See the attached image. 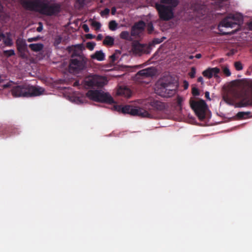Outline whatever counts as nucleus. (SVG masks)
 <instances>
[{
  "instance_id": "obj_29",
  "label": "nucleus",
  "mask_w": 252,
  "mask_h": 252,
  "mask_svg": "<svg viewBox=\"0 0 252 252\" xmlns=\"http://www.w3.org/2000/svg\"><path fill=\"white\" fill-rule=\"evenodd\" d=\"M250 114V112H240L237 113V116L239 118H245V117Z\"/></svg>"
},
{
  "instance_id": "obj_47",
  "label": "nucleus",
  "mask_w": 252,
  "mask_h": 252,
  "mask_svg": "<svg viewBox=\"0 0 252 252\" xmlns=\"http://www.w3.org/2000/svg\"><path fill=\"white\" fill-rule=\"evenodd\" d=\"M116 12V8L113 7L112 9V14L113 15H114L115 13Z\"/></svg>"
},
{
  "instance_id": "obj_35",
  "label": "nucleus",
  "mask_w": 252,
  "mask_h": 252,
  "mask_svg": "<svg viewBox=\"0 0 252 252\" xmlns=\"http://www.w3.org/2000/svg\"><path fill=\"white\" fill-rule=\"evenodd\" d=\"M110 10L108 8H105L103 11H102L100 14L102 16L107 15L109 14Z\"/></svg>"
},
{
  "instance_id": "obj_43",
  "label": "nucleus",
  "mask_w": 252,
  "mask_h": 252,
  "mask_svg": "<svg viewBox=\"0 0 252 252\" xmlns=\"http://www.w3.org/2000/svg\"><path fill=\"white\" fill-rule=\"evenodd\" d=\"M149 102H147V100H142L140 101V103L142 105H146L147 103H149Z\"/></svg>"
},
{
  "instance_id": "obj_36",
  "label": "nucleus",
  "mask_w": 252,
  "mask_h": 252,
  "mask_svg": "<svg viewBox=\"0 0 252 252\" xmlns=\"http://www.w3.org/2000/svg\"><path fill=\"white\" fill-rule=\"evenodd\" d=\"M192 93L194 95H198L199 94V91L196 88H193L192 89Z\"/></svg>"
},
{
  "instance_id": "obj_46",
  "label": "nucleus",
  "mask_w": 252,
  "mask_h": 252,
  "mask_svg": "<svg viewBox=\"0 0 252 252\" xmlns=\"http://www.w3.org/2000/svg\"><path fill=\"white\" fill-rule=\"evenodd\" d=\"M198 81L199 82H201L202 84L203 83V79L202 77H199L198 78Z\"/></svg>"
},
{
  "instance_id": "obj_17",
  "label": "nucleus",
  "mask_w": 252,
  "mask_h": 252,
  "mask_svg": "<svg viewBox=\"0 0 252 252\" xmlns=\"http://www.w3.org/2000/svg\"><path fill=\"white\" fill-rule=\"evenodd\" d=\"M155 74V70L154 68L149 67L139 71L136 75V77L138 79L140 76L146 77L151 76Z\"/></svg>"
},
{
  "instance_id": "obj_50",
  "label": "nucleus",
  "mask_w": 252,
  "mask_h": 252,
  "mask_svg": "<svg viewBox=\"0 0 252 252\" xmlns=\"http://www.w3.org/2000/svg\"><path fill=\"white\" fill-rule=\"evenodd\" d=\"M250 28L251 30H252V22H251L250 24Z\"/></svg>"
},
{
  "instance_id": "obj_1",
  "label": "nucleus",
  "mask_w": 252,
  "mask_h": 252,
  "mask_svg": "<svg viewBox=\"0 0 252 252\" xmlns=\"http://www.w3.org/2000/svg\"><path fill=\"white\" fill-rule=\"evenodd\" d=\"M240 81H233L228 85V93L223 96V100L229 105H233L235 99H241V101L238 104V107H245L252 105V100H250L249 92L243 91L238 92V88L240 86Z\"/></svg>"
},
{
  "instance_id": "obj_30",
  "label": "nucleus",
  "mask_w": 252,
  "mask_h": 252,
  "mask_svg": "<svg viewBox=\"0 0 252 252\" xmlns=\"http://www.w3.org/2000/svg\"><path fill=\"white\" fill-rule=\"evenodd\" d=\"M196 74V70L194 67H192L191 71L189 72V75L191 78H194Z\"/></svg>"
},
{
  "instance_id": "obj_16",
  "label": "nucleus",
  "mask_w": 252,
  "mask_h": 252,
  "mask_svg": "<svg viewBox=\"0 0 252 252\" xmlns=\"http://www.w3.org/2000/svg\"><path fill=\"white\" fill-rule=\"evenodd\" d=\"M27 85V84H25L23 86H15L14 82L10 81L8 82L7 83L4 84L3 85V88H11L12 89V94L15 97H20L21 96H17L14 93H13L14 91L16 90L17 88H20L19 90H17V92L18 93H20L22 91H24L25 90V88H26V86Z\"/></svg>"
},
{
  "instance_id": "obj_48",
  "label": "nucleus",
  "mask_w": 252,
  "mask_h": 252,
  "mask_svg": "<svg viewBox=\"0 0 252 252\" xmlns=\"http://www.w3.org/2000/svg\"><path fill=\"white\" fill-rule=\"evenodd\" d=\"M195 57L197 59H200L201 57V55L200 54H197L195 55Z\"/></svg>"
},
{
  "instance_id": "obj_38",
  "label": "nucleus",
  "mask_w": 252,
  "mask_h": 252,
  "mask_svg": "<svg viewBox=\"0 0 252 252\" xmlns=\"http://www.w3.org/2000/svg\"><path fill=\"white\" fill-rule=\"evenodd\" d=\"M184 101V99L183 97L178 96L177 98V102L179 105H181L182 102Z\"/></svg>"
},
{
  "instance_id": "obj_6",
  "label": "nucleus",
  "mask_w": 252,
  "mask_h": 252,
  "mask_svg": "<svg viewBox=\"0 0 252 252\" xmlns=\"http://www.w3.org/2000/svg\"><path fill=\"white\" fill-rule=\"evenodd\" d=\"M114 108L117 111L124 114H129L131 115L139 116L144 118H152V115L150 112L142 107H133L129 105L125 106L118 105L115 106Z\"/></svg>"
},
{
  "instance_id": "obj_49",
  "label": "nucleus",
  "mask_w": 252,
  "mask_h": 252,
  "mask_svg": "<svg viewBox=\"0 0 252 252\" xmlns=\"http://www.w3.org/2000/svg\"><path fill=\"white\" fill-rule=\"evenodd\" d=\"M243 81H244L245 83H247V84H249V80H244Z\"/></svg>"
},
{
  "instance_id": "obj_25",
  "label": "nucleus",
  "mask_w": 252,
  "mask_h": 252,
  "mask_svg": "<svg viewBox=\"0 0 252 252\" xmlns=\"http://www.w3.org/2000/svg\"><path fill=\"white\" fill-rule=\"evenodd\" d=\"M91 25L95 28L96 30H98L101 27V24L96 21L91 20H90Z\"/></svg>"
},
{
  "instance_id": "obj_5",
  "label": "nucleus",
  "mask_w": 252,
  "mask_h": 252,
  "mask_svg": "<svg viewBox=\"0 0 252 252\" xmlns=\"http://www.w3.org/2000/svg\"><path fill=\"white\" fill-rule=\"evenodd\" d=\"M243 20V16L238 13L230 14L222 20L218 26L219 31L222 34L232 33L234 32H225L223 31V28H233L235 27L237 29L239 28L240 25L242 23Z\"/></svg>"
},
{
  "instance_id": "obj_2",
  "label": "nucleus",
  "mask_w": 252,
  "mask_h": 252,
  "mask_svg": "<svg viewBox=\"0 0 252 252\" xmlns=\"http://www.w3.org/2000/svg\"><path fill=\"white\" fill-rule=\"evenodd\" d=\"M22 3L28 9L37 11L46 15L57 14L60 10L59 4H50L49 0H23Z\"/></svg>"
},
{
  "instance_id": "obj_33",
  "label": "nucleus",
  "mask_w": 252,
  "mask_h": 252,
  "mask_svg": "<svg viewBox=\"0 0 252 252\" xmlns=\"http://www.w3.org/2000/svg\"><path fill=\"white\" fill-rule=\"evenodd\" d=\"M71 101H73L77 104L82 103L84 102L83 100L79 97L71 99Z\"/></svg>"
},
{
  "instance_id": "obj_21",
  "label": "nucleus",
  "mask_w": 252,
  "mask_h": 252,
  "mask_svg": "<svg viewBox=\"0 0 252 252\" xmlns=\"http://www.w3.org/2000/svg\"><path fill=\"white\" fill-rule=\"evenodd\" d=\"M150 105L155 109L157 110L161 111L165 108L166 105L165 103L158 101L154 100L150 102Z\"/></svg>"
},
{
  "instance_id": "obj_8",
  "label": "nucleus",
  "mask_w": 252,
  "mask_h": 252,
  "mask_svg": "<svg viewBox=\"0 0 252 252\" xmlns=\"http://www.w3.org/2000/svg\"><path fill=\"white\" fill-rule=\"evenodd\" d=\"M20 88H17L16 90L14 91L13 93L17 96H38L43 94L44 90L39 87H33L27 85L26 86V88L24 91H22L20 93L17 92V90H19Z\"/></svg>"
},
{
  "instance_id": "obj_18",
  "label": "nucleus",
  "mask_w": 252,
  "mask_h": 252,
  "mask_svg": "<svg viewBox=\"0 0 252 252\" xmlns=\"http://www.w3.org/2000/svg\"><path fill=\"white\" fill-rule=\"evenodd\" d=\"M12 44V41L9 35H4L0 31V47L10 46Z\"/></svg>"
},
{
  "instance_id": "obj_15",
  "label": "nucleus",
  "mask_w": 252,
  "mask_h": 252,
  "mask_svg": "<svg viewBox=\"0 0 252 252\" xmlns=\"http://www.w3.org/2000/svg\"><path fill=\"white\" fill-rule=\"evenodd\" d=\"M220 70L218 67L209 68L204 70L202 72V74L205 77L211 78L213 76L218 77V74L220 72Z\"/></svg>"
},
{
  "instance_id": "obj_4",
  "label": "nucleus",
  "mask_w": 252,
  "mask_h": 252,
  "mask_svg": "<svg viewBox=\"0 0 252 252\" xmlns=\"http://www.w3.org/2000/svg\"><path fill=\"white\" fill-rule=\"evenodd\" d=\"M160 4H157L158 9L161 19L168 21L174 17V9L178 4V0H160Z\"/></svg>"
},
{
  "instance_id": "obj_28",
  "label": "nucleus",
  "mask_w": 252,
  "mask_h": 252,
  "mask_svg": "<svg viewBox=\"0 0 252 252\" xmlns=\"http://www.w3.org/2000/svg\"><path fill=\"white\" fill-rule=\"evenodd\" d=\"M222 71L223 73L227 76H229L231 75V72L227 66H223L222 68Z\"/></svg>"
},
{
  "instance_id": "obj_34",
  "label": "nucleus",
  "mask_w": 252,
  "mask_h": 252,
  "mask_svg": "<svg viewBox=\"0 0 252 252\" xmlns=\"http://www.w3.org/2000/svg\"><path fill=\"white\" fill-rule=\"evenodd\" d=\"M147 30L149 33H151L154 30V27L152 23L148 24L147 26Z\"/></svg>"
},
{
  "instance_id": "obj_45",
  "label": "nucleus",
  "mask_w": 252,
  "mask_h": 252,
  "mask_svg": "<svg viewBox=\"0 0 252 252\" xmlns=\"http://www.w3.org/2000/svg\"><path fill=\"white\" fill-rule=\"evenodd\" d=\"M102 38H103V36H102V34H98V35H97V39L98 40H101V39H102Z\"/></svg>"
},
{
  "instance_id": "obj_23",
  "label": "nucleus",
  "mask_w": 252,
  "mask_h": 252,
  "mask_svg": "<svg viewBox=\"0 0 252 252\" xmlns=\"http://www.w3.org/2000/svg\"><path fill=\"white\" fill-rule=\"evenodd\" d=\"M120 36L122 39L127 40L128 41L132 40L131 34L130 35L128 32L123 31L120 34Z\"/></svg>"
},
{
  "instance_id": "obj_13",
  "label": "nucleus",
  "mask_w": 252,
  "mask_h": 252,
  "mask_svg": "<svg viewBox=\"0 0 252 252\" xmlns=\"http://www.w3.org/2000/svg\"><path fill=\"white\" fill-rule=\"evenodd\" d=\"M145 24L143 21L135 24L132 28L131 33L133 36H139L144 30Z\"/></svg>"
},
{
  "instance_id": "obj_37",
  "label": "nucleus",
  "mask_w": 252,
  "mask_h": 252,
  "mask_svg": "<svg viewBox=\"0 0 252 252\" xmlns=\"http://www.w3.org/2000/svg\"><path fill=\"white\" fill-rule=\"evenodd\" d=\"M5 53L8 56H11L15 54L14 51L13 50H10L5 51Z\"/></svg>"
},
{
  "instance_id": "obj_14",
  "label": "nucleus",
  "mask_w": 252,
  "mask_h": 252,
  "mask_svg": "<svg viewBox=\"0 0 252 252\" xmlns=\"http://www.w3.org/2000/svg\"><path fill=\"white\" fill-rule=\"evenodd\" d=\"M17 49L20 53V55L25 58L26 57L27 44L25 41L22 38H18L16 41Z\"/></svg>"
},
{
  "instance_id": "obj_31",
  "label": "nucleus",
  "mask_w": 252,
  "mask_h": 252,
  "mask_svg": "<svg viewBox=\"0 0 252 252\" xmlns=\"http://www.w3.org/2000/svg\"><path fill=\"white\" fill-rule=\"evenodd\" d=\"M40 38V36H36V37H34L29 38L27 39V41L29 42H32L33 41H36L38 40Z\"/></svg>"
},
{
  "instance_id": "obj_26",
  "label": "nucleus",
  "mask_w": 252,
  "mask_h": 252,
  "mask_svg": "<svg viewBox=\"0 0 252 252\" xmlns=\"http://www.w3.org/2000/svg\"><path fill=\"white\" fill-rule=\"evenodd\" d=\"M118 24L115 21H111L109 24V28L110 30L114 31L117 28Z\"/></svg>"
},
{
  "instance_id": "obj_39",
  "label": "nucleus",
  "mask_w": 252,
  "mask_h": 252,
  "mask_svg": "<svg viewBox=\"0 0 252 252\" xmlns=\"http://www.w3.org/2000/svg\"><path fill=\"white\" fill-rule=\"evenodd\" d=\"M75 48L80 51H82L83 49H84V47H83V46L82 44L76 45L75 46Z\"/></svg>"
},
{
  "instance_id": "obj_22",
  "label": "nucleus",
  "mask_w": 252,
  "mask_h": 252,
  "mask_svg": "<svg viewBox=\"0 0 252 252\" xmlns=\"http://www.w3.org/2000/svg\"><path fill=\"white\" fill-rule=\"evenodd\" d=\"M29 46L32 51L36 52L41 51L44 48L43 44L41 43L30 44Z\"/></svg>"
},
{
  "instance_id": "obj_7",
  "label": "nucleus",
  "mask_w": 252,
  "mask_h": 252,
  "mask_svg": "<svg viewBox=\"0 0 252 252\" xmlns=\"http://www.w3.org/2000/svg\"><path fill=\"white\" fill-rule=\"evenodd\" d=\"M87 96L91 100L107 103H113L111 96L107 93L102 90H90L86 94Z\"/></svg>"
},
{
  "instance_id": "obj_41",
  "label": "nucleus",
  "mask_w": 252,
  "mask_h": 252,
  "mask_svg": "<svg viewBox=\"0 0 252 252\" xmlns=\"http://www.w3.org/2000/svg\"><path fill=\"white\" fill-rule=\"evenodd\" d=\"M205 95L206 98L208 99L209 100H211V98L210 97V93L209 92H206L205 94Z\"/></svg>"
},
{
  "instance_id": "obj_11",
  "label": "nucleus",
  "mask_w": 252,
  "mask_h": 252,
  "mask_svg": "<svg viewBox=\"0 0 252 252\" xmlns=\"http://www.w3.org/2000/svg\"><path fill=\"white\" fill-rule=\"evenodd\" d=\"M151 49L149 46L141 44L139 42H134L132 44L131 52L133 54L140 55L143 53L148 54Z\"/></svg>"
},
{
  "instance_id": "obj_24",
  "label": "nucleus",
  "mask_w": 252,
  "mask_h": 252,
  "mask_svg": "<svg viewBox=\"0 0 252 252\" xmlns=\"http://www.w3.org/2000/svg\"><path fill=\"white\" fill-rule=\"evenodd\" d=\"M114 43V38L110 36L105 37L103 40V44L106 45H112Z\"/></svg>"
},
{
  "instance_id": "obj_51",
  "label": "nucleus",
  "mask_w": 252,
  "mask_h": 252,
  "mask_svg": "<svg viewBox=\"0 0 252 252\" xmlns=\"http://www.w3.org/2000/svg\"><path fill=\"white\" fill-rule=\"evenodd\" d=\"M193 58H194V57L193 56H190L189 57V59H192Z\"/></svg>"
},
{
  "instance_id": "obj_53",
  "label": "nucleus",
  "mask_w": 252,
  "mask_h": 252,
  "mask_svg": "<svg viewBox=\"0 0 252 252\" xmlns=\"http://www.w3.org/2000/svg\"><path fill=\"white\" fill-rule=\"evenodd\" d=\"M78 83L76 82H75V83H74V86H77V85H78Z\"/></svg>"
},
{
  "instance_id": "obj_12",
  "label": "nucleus",
  "mask_w": 252,
  "mask_h": 252,
  "mask_svg": "<svg viewBox=\"0 0 252 252\" xmlns=\"http://www.w3.org/2000/svg\"><path fill=\"white\" fill-rule=\"evenodd\" d=\"M85 67V62L80 61L77 59H73L71 60L69 65V70L71 72H76L84 69Z\"/></svg>"
},
{
  "instance_id": "obj_32",
  "label": "nucleus",
  "mask_w": 252,
  "mask_h": 252,
  "mask_svg": "<svg viewBox=\"0 0 252 252\" xmlns=\"http://www.w3.org/2000/svg\"><path fill=\"white\" fill-rule=\"evenodd\" d=\"M235 67L238 70H240L243 68L242 65L240 62H236L235 63Z\"/></svg>"
},
{
  "instance_id": "obj_40",
  "label": "nucleus",
  "mask_w": 252,
  "mask_h": 252,
  "mask_svg": "<svg viewBox=\"0 0 252 252\" xmlns=\"http://www.w3.org/2000/svg\"><path fill=\"white\" fill-rule=\"evenodd\" d=\"M83 28L85 32H89V28L87 25H83Z\"/></svg>"
},
{
  "instance_id": "obj_9",
  "label": "nucleus",
  "mask_w": 252,
  "mask_h": 252,
  "mask_svg": "<svg viewBox=\"0 0 252 252\" xmlns=\"http://www.w3.org/2000/svg\"><path fill=\"white\" fill-rule=\"evenodd\" d=\"M190 104L191 108L194 111L199 119L202 120L205 117L207 105L203 100L198 101L191 100Z\"/></svg>"
},
{
  "instance_id": "obj_10",
  "label": "nucleus",
  "mask_w": 252,
  "mask_h": 252,
  "mask_svg": "<svg viewBox=\"0 0 252 252\" xmlns=\"http://www.w3.org/2000/svg\"><path fill=\"white\" fill-rule=\"evenodd\" d=\"M108 81L105 77L96 75L88 76L85 80V83L88 87H101L107 84Z\"/></svg>"
},
{
  "instance_id": "obj_42",
  "label": "nucleus",
  "mask_w": 252,
  "mask_h": 252,
  "mask_svg": "<svg viewBox=\"0 0 252 252\" xmlns=\"http://www.w3.org/2000/svg\"><path fill=\"white\" fill-rule=\"evenodd\" d=\"M39 24L40 26L37 28V31L38 32H40L43 29V27L41 24L40 23Z\"/></svg>"
},
{
  "instance_id": "obj_27",
  "label": "nucleus",
  "mask_w": 252,
  "mask_h": 252,
  "mask_svg": "<svg viewBox=\"0 0 252 252\" xmlns=\"http://www.w3.org/2000/svg\"><path fill=\"white\" fill-rule=\"evenodd\" d=\"M95 45V43L94 42H88L86 43V47L90 51H93L94 49Z\"/></svg>"
},
{
  "instance_id": "obj_52",
  "label": "nucleus",
  "mask_w": 252,
  "mask_h": 252,
  "mask_svg": "<svg viewBox=\"0 0 252 252\" xmlns=\"http://www.w3.org/2000/svg\"><path fill=\"white\" fill-rule=\"evenodd\" d=\"M186 83L187 84H186V86H185V88H186V89H187V88L188 87V84L187 82H186Z\"/></svg>"
},
{
  "instance_id": "obj_3",
  "label": "nucleus",
  "mask_w": 252,
  "mask_h": 252,
  "mask_svg": "<svg viewBox=\"0 0 252 252\" xmlns=\"http://www.w3.org/2000/svg\"><path fill=\"white\" fill-rule=\"evenodd\" d=\"M177 88V82L172 80L171 77H167L159 80L156 83L155 91L159 95L169 97L175 94Z\"/></svg>"
},
{
  "instance_id": "obj_44",
  "label": "nucleus",
  "mask_w": 252,
  "mask_h": 252,
  "mask_svg": "<svg viewBox=\"0 0 252 252\" xmlns=\"http://www.w3.org/2000/svg\"><path fill=\"white\" fill-rule=\"evenodd\" d=\"M163 40L158 39H156L154 40V42L157 44L160 43Z\"/></svg>"
},
{
  "instance_id": "obj_20",
  "label": "nucleus",
  "mask_w": 252,
  "mask_h": 252,
  "mask_svg": "<svg viewBox=\"0 0 252 252\" xmlns=\"http://www.w3.org/2000/svg\"><path fill=\"white\" fill-rule=\"evenodd\" d=\"M91 58L93 60H96L101 62L105 60V55L102 50L96 51L94 54L91 55Z\"/></svg>"
},
{
  "instance_id": "obj_19",
  "label": "nucleus",
  "mask_w": 252,
  "mask_h": 252,
  "mask_svg": "<svg viewBox=\"0 0 252 252\" xmlns=\"http://www.w3.org/2000/svg\"><path fill=\"white\" fill-rule=\"evenodd\" d=\"M118 95H122L126 97H129L131 96V91L126 86L120 87L117 93Z\"/></svg>"
}]
</instances>
